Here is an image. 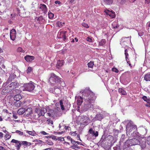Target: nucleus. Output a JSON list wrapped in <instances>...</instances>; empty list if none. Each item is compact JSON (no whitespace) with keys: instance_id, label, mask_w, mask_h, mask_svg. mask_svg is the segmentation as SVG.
Wrapping results in <instances>:
<instances>
[{"instance_id":"1","label":"nucleus","mask_w":150,"mask_h":150,"mask_svg":"<svg viewBox=\"0 0 150 150\" xmlns=\"http://www.w3.org/2000/svg\"><path fill=\"white\" fill-rule=\"evenodd\" d=\"M82 98L84 100L83 109L86 111L88 109L92 110L93 109L92 104L96 99L94 93L90 91L84 90L81 92Z\"/></svg>"},{"instance_id":"2","label":"nucleus","mask_w":150,"mask_h":150,"mask_svg":"<svg viewBox=\"0 0 150 150\" xmlns=\"http://www.w3.org/2000/svg\"><path fill=\"white\" fill-rule=\"evenodd\" d=\"M126 126V134L128 137H136L137 134L139 133L137 131V128L131 121H127Z\"/></svg>"},{"instance_id":"3","label":"nucleus","mask_w":150,"mask_h":150,"mask_svg":"<svg viewBox=\"0 0 150 150\" xmlns=\"http://www.w3.org/2000/svg\"><path fill=\"white\" fill-rule=\"evenodd\" d=\"M137 136L136 137H133V138L129 139L127 140L125 143V146L128 147L130 146L134 145L137 144H139L140 143V139L141 138L139 135V133L137 134Z\"/></svg>"},{"instance_id":"4","label":"nucleus","mask_w":150,"mask_h":150,"mask_svg":"<svg viewBox=\"0 0 150 150\" xmlns=\"http://www.w3.org/2000/svg\"><path fill=\"white\" fill-rule=\"evenodd\" d=\"M88 132L89 134L87 135V138L89 140L95 139L98 135V132H95L92 128L89 129Z\"/></svg>"},{"instance_id":"5","label":"nucleus","mask_w":150,"mask_h":150,"mask_svg":"<svg viewBox=\"0 0 150 150\" xmlns=\"http://www.w3.org/2000/svg\"><path fill=\"white\" fill-rule=\"evenodd\" d=\"M61 81V79L55 75L54 73L50 74V76L49 79V81L52 84H54L60 82Z\"/></svg>"},{"instance_id":"6","label":"nucleus","mask_w":150,"mask_h":150,"mask_svg":"<svg viewBox=\"0 0 150 150\" xmlns=\"http://www.w3.org/2000/svg\"><path fill=\"white\" fill-rule=\"evenodd\" d=\"M34 86L33 83H26L23 86V90L30 91L33 90L34 88Z\"/></svg>"},{"instance_id":"7","label":"nucleus","mask_w":150,"mask_h":150,"mask_svg":"<svg viewBox=\"0 0 150 150\" xmlns=\"http://www.w3.org/2000/svg\"><path fill=\"white\" fill-rule=\"evenodd\" d=\"M80 117V122L82 125L86 126L90 122V120L88 117L84 115L81 116Z\"/></svg>"},{"instance_id":"8","label":"nucleus","mask_w":150,"mask_h":150,"mask_svg":"<svg viewBox=\"0 0 150 150\" xmlns=\"http://www.w3.org/2000/svg\"><path fill=\"white\" fill-rule=\"evenodd\" d=\"M130 41V40L129 37L123 38H122L120 44L122 47H124L127 46Z\"/></svg>"},{"instance_id":"9","label":"nucleus","mask_w":150,"mask_h":150,"mask_svg":"<svg viewBox=\"0 0 150 150\" xmlns=\"http://www.w3.org/2000/svg\"><path fill=\"white\" fill-rule=\"evenodd\" d=\"M35 112L38 114L39 117L41 116H44L46 112V110L45 108H42L41 109L40 108H37L35 110Z\"/></svg>"},{"instance_id":"10","label":"nucleus","mask_w":150,"mask_h":150,"mask_svg":"<svg viewBox=\"0 0 150 150\" xmlns=\"http://www.w3.org/2000/svg\"><path fill=\"white\" fill-rule=\"evenodd\" d=\"M66 33V31H59L57 34V38H62L64 41H65L66 39L65 34Z\"/></svg>"},{"instance_id":"11","label":"nucleus","mask_w":150,"mask_h":150,"mask_svg":"<svg viewBox=\"0 0 150 150\" xmlns=\"http://www.w3.org/2000/svg\"><path fill=\"white\" fill-rule=\"evenodd\" d=\"M18 85L19 84L17 82H15L11 83L9 85H8L7 86L11 91L17 88L18 86Z\"/></svg>"},{"instance_id":"12","label":"nucleus","mask_w":150,"mask_h":150,"mask_svg":"<svg viewBox=\"0 0 150 150\" xmlns=\"http://www.w3.org/2000/svg\"><path fill=\"white\" fill-rule=\"evenodd\" d=\"M33 113L32 108H28L26 109L24 115L26 117H30Z\"/></svg>"},{"instance_id":"13","label":"nucleus","mask_w":150,"mask_h":150,"mask_svg":"<svg viewBox=\"0 0 150 150\" xmlns=\"http://www.w3.org/2000/svg\"><path fill=\"white\" fill-rule=\"evenodd\" d=\"M45 109L46 110V112H47V114L48 116L52 117L54 115V112L52 109L50 108L49 107H47Z\"/></svg>"},{"instance_id":"14","label":"nucleus","mask_w":150,"mask_h":150,"mask_svg":"<svg viewBox=\"0 0 150 150\" xmlns=\"http://www.w3.org/2000/svg\"><path fill=\"white\" fill-rule=\"evenodd\" d=\"M55 105L56 109L57 110H59L60 109V108L62 110H64V109L63 103L62 100H60L59 103H57L55 104Z\"/></svg>"},{"instance_id":"15","label":"nucleus","mask_w":150,"mask_h":150,"mask_svg":"<svg viewBox=\"0 0 150 150\" xmlns=\"http://www.w3.org/2000/svg\"><path fill=\"white\" fill-rule=\"evenodd\" d=\"M139 144L140 145L142 149L144 148L146 146V140L144 137H141Z\"/></svg>"},{"instance_id":"16","label":"nucleus","mask_w":150,"mask_h":150,"mask_svg":"<svg viewBox=\"0 0 150 150\" xmlns=\"http://www.w3.org/2000/svg\"><path fill=\"white\" fill-rule=\"evenodd\" d=\"M16 32L15 29H12L10 32V37L11 39L14 40L16 37Z\"/></svg>"},{"instance_id":"17","label":"nucleus","mask_w":150,"mask_h":150,"mask_svg":"<svg viewBox=\"0 0 150 150\" xmlns=\"http://www.w3.org/2000/svg\"><path fill=\"white\" fill-rule=\"evenodd\" d=\"M104 11L107 14L109 15L112 18H113L115 17V13L113 12L112 11L106 9Z\"/></svg>"},{"instance_id":"18","label":"nucleus","mask_w":150,"mask_h":150,"mask_svg":"<svg viewBox=\"0 0 150 150\" xmlns=\"http://www.w3.org/2000/svg\"><path fill=\"white\" fill-rule=\"evenodd\" d=\"M83 99L82 98V96H76L75 100L77 101L78 105L80 106L81 105Z\"/></svg>"},{"instance_id":"19","label":"nucleus","mask_w":150,"mask_h":150,"mask_svg":"<svg viewBox=\"0 0 150 150\" xmlns=\"http://www.w3.org/2000/svg\"><path fill=\"white\" fill-rule=\"evenodd\" d=\"M147 132V130L145 128H142L141 129L140 134H139V135L140 136V137L141 138V137H144L146 134Z\"/></svg>"},{"instance_id":"20","label":"nucleus","mask_w":150,"mask_h":150,"mask_svg":"<svg viewBox=\"0 0 150 150\" xmlns=\"http://www.w3.org/2000/svg\"><path fill=\"white\" fill-rule=\"evenodd\" d=\"M39 8L40 9H41L44 13H47V8L45 5L40 4L39 6Z\"/></svg>"},{"instance_id":"21","label":"nucleus","mask_w":150,"mask_h":150,"mask_svg":"<svg viewBox=\"0 0 150 150\" xmlns=\"http://www.w3.org/2000/svg\"><path fill=\"white\" fill-rule=\"evenodd\" d=\"M24 59L27 62H30L33 60L35 59V57L33 56L27 55L25 57Z\"/></svg>"},{"instance_id":"22","label":"nucleus","mask_w":150,"mask_h":150,"mask_svg":"<svg viewBox=\"0 0 150 150\" xmlns=\"http://www.w3.org/2000/svg\"><path fill=\"white\" fill-rule=\"evenodd\" d=\"M24 131L25 132L29 135L31 136H35L37 135V134L35 132V131L34 130H33L32 131L25 130Z\"/></svg>"},{"instance_id":"23","label":"nucleus","mask_w":150,"mask_h":150,"mask_svg":"<svg viewBox=\"0 0 150 150\" xmlns=\"http://www.w3.org/2000/svg\"><path fill=\"white\" fill-rule=\"evenodd\" d=\"M10 91L9 88H8V87L7 86L2 90L1 93L3 95L6 94L7 93H9Z\"/></svg>"},{"instance_id":"24","label":"nucleus","mask_w":150,"mask_h":150,"mask_svg":"<svg viewBox=\"0 0 150 150\" xmlns=\"http://www.w3.org/2000/svg\"><path fill=\"white\" fill-rule=\"evenodd\" d=\"M26 109L25 108H21L19 109L17 113L18 114L22 115L25 113Z\"/></svg>"},{"instance_id":"25","label":"nucleus","mask_w":150,"mask_h":150,"mask_svg":"<svg viewBox=\"0 0 150 150\" xmlns=\"http://www.w3.org/2000/svg\"><path fill=\"white\" fill-rule=\"evenodd\" d=\"M125 59L127 63L129 64V66H131V64L129 61H128L129 59L127 57V56H128V54L127 53V49L125 50Z\"/></svg>"},{"instance_id":"26","label":"nucleus","mask_w":150,"mask_h":150,"mask_svg":"<svg viewBox=\"0 0 150 150\" xmlns=\"http://www.w3.org/2000/svg\"><path fill=\"white\" fill-rule=\"evenodd\" d=\"M22 97L21 94H18L16 95L14 97V99L16 100H19L20 99H21Z\"/></svg>"},{"instance_id":"27","label":"nucleus","mask_w":150,"mask_h":150,"mask_svg":"<svg viewBox=\"0 0 150 150\" xmlns=\"http://www.w3.org/2000/svg\"><path fill=\"white\" fill-rule=\"evenodd\" d=\"M37 20L40 23H42L45 21V20L43 19V18L42 16L38 17L37 19Z\"/></svg>"},{"instance_id":"28","label":"nucleus","mask_w":150,"mask_h":150,"mask_svg":"<svg viewBox=\"0 0 150 150\" xmlns=\"http://www.w3.org/2000/svg\"><path fill=\"white\" fill-rule=\"evenodd\" d=\"M63 64V60H59L57 62V64L56 65L57 68L59 69L60 67Z\"/></svg>"},{"instance_id":"29","label":"nucleus","mask_w":150,"mask_h":150,"mask_svg":"<svg viewBox=\"0 0 150 150\" xmlns=\"http://www.w3.org/2000/svg\"><path fill=\"white\" fill-rule=\"evenodd\" d=\"M103 118V115L101 114H99L96 115L95 117V119L96 120H101Z\"/></svg>"},{"instance_id":"30","label":"nucleus","mask_w":150,"mask_h":150,"mask_svg":"<svg viewBox=\"0 0 150 150\" xmlns=\"http://www.w3.org/2000/svg\"><path fill=\"white\" fill-rule=\"evenodd\" d=\"M16 75L14 74H11L10 75L8 79V81H11L12 80L14 79L16 76Z\"/></svg>"},{"instance_id":"31","label":"nucleus","mask_w":150,"mask_h":150,"mask_svg":"<svg viewBox=\"0 0 150 150\" xmlns=\"http://www.w3.org/2000/svg\"><path fill=\"white\" fill-rule=\"evenodd\" d=\"M119 92L123 95H125L127 93L124 89L122 88H119L118 90Z\"/></svg>"},{"instance_id":"32","label":"nucleus","mask_w":150,"mask_h":150,"mask_svg":"<svg viewBox=\"0 0 150 150\" xmlns=\"http://www.w3.org/2000/svg\"><path fill=\"white\" fill-rule=\"evenodd\" d=\"M105 4L107 5H110L112 4L113 0H103Z\"/></svg>"},{"instance_id":"33","label":"nucleus","mask_w":150,"mask_h":150,"mask_svg":"<svg viewBox=\"0 0 150 150\" xmlns=\"http://www.w3.org/2000/svg\"><path fill=\"white\" fill-rule=\"evenodd\" d=\"M144 79L146 81H150V73L146 74L144 77Z\"/></svg>"},{"instance_id":"34","label":"nucleus","mask_w":150,"mask_h":150,"mask_svg":"<svg viewBox=\"0 0 150 150\" xmlns=\"http://www.w3.org/2000/svg\"><path fill=\"white\" fill-rule=\"evenodd\" d=\"M142 98L144 101H146L147 103H150V99L148 98L146 96H144Z\"/></svg>"},{"instance_id":"35","label":"nucleus","mask_w":150,"mask_h":150,"mask_svg":"<svg viewBox=\"0 0 150 150\" xmlns=\"http://www.w3.org/2000/svg\"><path fill=\"white\" fill-rule=\"evenodd\" d=\"M21 102L19 100L16 101L14 103V105L18 107L21 106Z\"/></svg>"},{"instance_id":"36","label":"nucleus","mask_w":150,"mask_h":150,"mask_svg":"<svg viewBox=\"0 0 150 150\" xmlns=\"http://www.w3.org/2000/svg\"><path fill=\"white\" fill-rule=\"evenodd\" d=\"M106 42V40L105 39H103L101 40L99 42V45L100 46L103 45H104Z\"/></svg>"},{"instance_id":"37","label":"nucleus","mask_w":150,"mask_h":150,"mask_svg":"<svg viewBox=\"0 0 150 150\" xmlns=\"http://www.w3.org/2000/svg\"><path fill=\"white\" fill-rule=\"evenodd\" d=\"M73 145L71 146L72 149H74L76 150H77V149H80V147L77 146V144H73Z\"/></svg>"},{"instance_id":"38","label":"nucleus","mask_w":150,"mask_h":150,"mask_svg":"<svg viewBox=\"0 0 150 150\" xmlns=\"http://www.w3.org/2000/svg\"><path fill=\"white\" fill-rule=\"evenodd\" d=\"M46 143L48 145L51 146L53 144V143L52 141L50 139H48L46 141Z\"/></svg>"},{"instance_id":"39","label":"nucleus","mask_w":150,"mask_h":150,"mask_svg":"<svg viewBox=\"0 0 150 150\" xmlns=\"http://www.w3.org/2000/svg\"><path fill=\"white\" fill-rule=\"evenodd\" d=\"M16 144V146L17 147V150H19L20 148V147L22 143H21L19 141H18V142Z\"/></svg>"},{"instance_id":"40","label":"nucleus","mask_w":150,"mask_h":150,"mask_svg":"<svg viewBox=\"0 0 150 150\" xmlns=\"http://www.w3.org/2000/svg\"><path fill=\"white\" fill-rule=\"evenodd\" d=\"M47 122L48 124H49L50 125H51L53 127H54V126H52V125H53V122L52 120H51L50 119H49L47 120Z\"/></svg>"},{"instance_id":"41","label":"nucleus","mask_w":150,"mask_h":150,"mask_svg":"<svg viewBox=\"0 0 150 150\" xmlns=\"http://www.w3.org/2000/svg\"><path fill=\"white\" fill-rule=\"evenodd\" d=\"M17 52H19L24 53L25 51L23 50L22 47H19L17 50Z\"/></svg>"},{"instance_id":"42","label":"nucleus","mask_w":150,"mask_h":150,"mask_svg":"<svg viewBox=\"0 0 150 150\" xmlns=\"http://www.w3.org/2000/svg\"><path fill=\"white\" fill-rule=\"evenodd\" d=\"M112 25L113 28H117L119 27L118 25L116 22L113 23Z\"/></svg>"},{"instance_id":"43","label":"nucleus","mask_w":150,"mask_h":150,"mask_svg":"<svg viewBox=\"0 0 150 150\" xmlns=\"http://www.w3.org/2000/svg\"><path fill=\"white\" fill-rule=\"evenodd\" d=\"M11 137V136L8 134H5L4 136V137L6 140H8L10 139Z\"/></svg>"},{"instance_id":"44","label":"nucleus","mask_w":150,"mask_h":150,"mask_svg":"<svg viewBox=\"0 0 150 150\" xmlns=\"http://www.w3.org/2000/svg\"><path fill=\"white\" fill-rule=\"evenodd\" d=\"M22 144L23 145L25 144L28 146H29L31 144L30 142H28L26 141H23Z\"/></svg>"},{"instance_id":"45","label":"nucleus","mask_w":150,"mask_h":150,"mask_svg":"<svg viewBox=\"0 0 150 150\" xmlns=\"http://www.w3.org/2000/svg\"><path fill=\"white\" fill-rule=\"evenodd\" d=\"M48 17L50 19H52L53 18L54 16V14L51 12H48Z\"/></svg>"},{"instance_id":"46","label":"nucleus","mask_w":150,"mask_h":150,"mask_svg":"<svg viewBox=\"0 0 150 150\" xmlns=\"http://www.w3.org/2000/svg\"><path fill=\"white\" fill-rule=\"evenodd\" d=\"M88 66L89 67L92 68L93 66V62H90L88 64Z\"/></svg>"},{"instance_id":"47","label":"nucleus","mask_w":150,"mask_h":150,"mask_svg":"<svg viewBox=\"0 0 150 150\" xmlns=\"http://www.w3.org/2000/svg\"><path fill=\"white\" fill-rule=\"evenodd\" d=\"M56 140L61 142L64 141V139L63 137H57V138H56Z\"/></svg>"},{"instance_id":"48","label":"nucleus","mask_w":150,"mask_h":150,"mask_svg":"<svg viewBox=\"0 0 150 150\" xmlns=\"http://www.w3.org/2000/svg\"><path fill=\"white\" fill-rule=\"evenodd\" d=\"M86 40L87 41H88L90 42H92L93 41L92 38L89 37H88L86 38Z\"/></svg>"},{"instance_id":"49","label":"nucleus","mask_w":150,"mask_h":150,"mask_svg":"<svg viewBox=\"0 0 150 150\" xmlns=\"http://www.w3.org/2000/svg\"><path fill=\"white\" fill-rule=\"evenodd\" d=\"M20 92V91L18 89H16L13 91V93L14 94H19Z\"/></svg>"},{"instance_id":"50","label":"nucleus","mask_w":150,"mask_h":150,"mask_svg":"<svg viewBox=\"0 0 150 150\" xmlns=\"http://www.w3.org/2000/svg\"><path fill=\"white\" fill-rule=\"evenodd\" d=\"M16 132L18 134L22 136L23 135V132H21L19 130H17L16 131Z\"/></svg>"},{"instance_id":"51","label":"nucleus","mask_w":150,"mask_h":150,"mask_svg":"<svg viewBox=\"0 0 150 150\" xmlns=\"http://www.w3.org/2000/svg\"><path fill=\"white\" fill-rule=\"evenodd\" d=\"M112 70L115 73H118L119 71L118 70V69L117 68H116L115 67L112 68Z\"/></svg>"},{"instance_id":"52","label":"nucleus","mask_w":150,"mask_h":150,"mask_svg":"<svg viewBox=\"0 0 150 150\" xmlns=\"http://www.w3.org/2000/svg\"><path fill=\"white\" fill-rule=\"evenodd\" d=\"M82 25L83 26L87 28H89V26L86 23H82Z\"/></svg>"},{"instance_id":"53","label":"nucleus","mask_w":150,"mask_h":150,"mask_svg":"<svg viewBox=\"0 0 150 150\" xmlns=\"http://www.w3.org/2000/svg\"><path fill=\"white\" fill-rule=\"evenodd\" d=\"M146 142L148 145H150V135L147 137Z\"/></svg>"},{"instance_id":"54","label":"nucleus","mask_w":150,"mask_h":150,"mask_svg":"<svg viewBox=\"0 0 150 150\" xmlns=\"http://www.w3.org/2000/svg\"><path fill=\"white\" fill-rule=\"evenodd\" d=\"M70 133H71V135L73 136H75L76 135H77V133H76V131H75L74 132H71Z\"/></svg>"},{"instance_id":"55","label":"nucleus","mask_w":150,"mask_h":150,"mask_svg":"<svg viewBox=\"0 0 150 150\" xmlns=\"http://www.w3.org/2000/svg\"><path fill=\"white\" fill-rule=\"evenodd\" d=\"M32 67H28V69L27 70V73H29L32 70Z\"/></svg>"},{"instance_id":"56","label":"nucleus","mask_w":150,"mask_h":150,"mask_svg":"<svg viewBox=\"0 0 150 150\" xmlns=\"http://www.w3.org/2000/svg\"><path fill=\"white\" fill-rule=\"evenodd\" d=\"M18 140H15V139H13L11 142H12V143H16V144L17 143V142H18Z\"/></svg>"},{"instance_id":"57","label":"nucleus","mask_w":150,"mask_h":150,"mask_svg":"<svg viewBox=\"0 0 150 150\" xmlns=\"http://www.w3.org/2000/svg\"><path fill=\"white\" fill-rule=\"evenodd\" d=\"M138 35L140 36H142L144 35V32H139L138 33Z\"/></svg>"},{"instance_id":"58","label":"nucleus","mask_w":150,"mask_h":150,"mask_svg":"<svg viewBox=\"0 0 150 150\" xmlns=\"http://www.w3.org/2000/svg\"><path fill=\"white\" fill-rule=\"evenodd\" d=\"M71 143L72 144H76V141H74V139H72L71 141Z\"/></svg>"},{"instance_id":"59","label":"nucleus","mask_w":150,"mask_h":150,"mask_svg":"<svg viewBox=\"0 0 150 150\" xmlns=\"http://www.w3.org/2000/svg\"><path fill=\"white\" fill-rule=\"evenodd\" d=\"M60 87L59 86H58V87H57L56 86H55V87L54 88L55 90L56 91V90L57 89H58V91H60Z\"/></svg>"},{"instance_id":"60","label":"nucleus","mask_w":150,"mask_h":150,"mask_svg":"<svg viewBox=\"0 0 150 150\" xmlns=\"http://www.w3.org/2000/svg\"><path fill=\"white\" fill-rule=\"evenodd\" d=\"M40 133H41L42 134L44 135L48 134V133L46 132H45L44 131H42L40 132Z\"/></svg>"},{"instance_id":"61","label":"nucleus","mask_w":150,"mask_h":150,"mask_svg":"<svg viewBox=\"0 0 150 150\" xmlns=\"http://www.w3.org/2000/svg\"><path fill=\"white\" fill-rule=\"evenodd\" d=\"M34 142H39V143H40V142H42V141L40 140H37V139H35V140H34Z\"/></svg>"},{"instance_id":"62","label":"nucleus","mask_w":150,"mask_h":150,"mask_svg":"<svg viewBox=\"0 0 150 150\" xmlns=\"http://www.w3.org/2000/svg\"><path fill=\"white\" fill-rule=\"evenodd\" d=\"M67 139H68V140L71 141L72 139V138H71L69 136H68L67 137Z\"/></svg>"},{"instance_id":"63","label":"nucleus","mask_w":150,"mask_h":150,"mask_svg":"<svg viewBox=\"0 0 150 150\" xmlns=\"http://www.w3.org/2000/svg\"><path fill=\"white\" fill-rule=\"evenodd\" d=\"M145 105L147 107L150 108V103H147L146 104H145Z\"/></svg>"},{"instance_id":"64","label":"nucleus","mask_w":150,"mask_h":150,"mask_svg":"<svg viewBox=\"0 0 150 150\" xmlns=\"http://www.w3.org/2000/svg\"><path fill=\"white\" fill-rule=\"evenodd\" d=\"M0 150H5V149L4 147L0 146Z\"/></svg>"}]
</instances>
